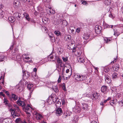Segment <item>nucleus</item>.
<instances>
[{
    "label": "nucleus",
    "mask_w": 123,
    "mask_h": 123,
    "mask_svg": "<svg viewBox=\"0 0 123 123\" xmlns=\"http://www.w3.org/2000/svg\"><path fill=\"white\" fill-rule=\"evenodd\" d=\"M32 74H33L32 77L33 78L35 82L37 84L38 83L39 81L40 80L38 78V76L37 74V73H32Z\"/></svg>",
    "instance_id": "5"
},
{
    "label": "nucleus",
    "mask_w": 123,
    "mask_h": 123,
    "mask_svg": "<svg viewBox=\"0 0 123 123\" xmlns=\"http://www.w3.org/2000/svg\"><path fill=\"white\" fill-rule=\"evenodd\" d=\"M121 11L123 13V6L121 8Z\"/></svg>",
    "instance_id": "64"
},
{
    "label": "nucleus",
    "mask_w": 123,
    "mask_h": 123,
    "mask_svg": "<svg viewBox=\"0 0 123 123\" xmlns=\"http://www.w3.org/2000/svg\"><path fill=\"white\" fill-rule=\"evenodd\" d=\"M80 28H77L76 30V31L75 32H77L78 33H79L80 32Z\"/></svg>",
    "instance_id": "52"
},
{
    "label": "nucleus",
    "mask_w": 123,
    "mask_h": 123,
    "mask_svg": "<svg viewBox=\"0 0 123 123\" xmlns=\"http://www.w3.org/2000/svg\"><path fill=\"white\" fill-rule=\"evenodd\" d=\"M62 59H63V61L64 62H66L68 61V58L66 57H63L62 58Z\"/></svg>",
    "instance_id": "50"
},
{
    "label": "nucleus",
    "mask_w": 123,
    "mask_h": 123,
    "mask_svg": "<svg viewBox=\"0 0 123 123\" xmlns=\"http://www.w3.org/2000/svg\"><path fill=\"white\" fill-rule=\"evenodd\" d=\"M96 95V94H93V96H93V98H95V95Z\"/></svg>",
    "instance_id": "61"
},
{
    "label": "nucleus",
    "mask_w": 123,
    "mask_h": 123,
    "mask_svg": "<svg viewBox=\"0 0 123 123\" xmlns=\"http://www.w3.org/2000/svg\"><path fill=\"white\" fill-rule=\"evenodd\" d=\"M117 103V99H113L110 102V103L111 105L114 106V105L116 104Z\"/></svg>",
    "instance_id": "16"
},
{
    "label": "nucleus",
    "mask_w": 123,
    "mask_h": 123,
    "mask_svg": "<svg viewBox=\"0 0 123 123\" xmlns=\"http://www.w3.org/2000/svg\"><path fill=\"white\" fill-rule=\"evenodd\" d=\"M75 111L76 112L79 113L80 112V111L81 109L78 106H76V107L75 108Z\"/></svg>",
    "instance_id": "33"
},
{
    "label": "nucleus",
    "mask_w": 123,
    "mask_h": 123,
    "mask_svg": "<svg viewBox=\"0 0 123 123\" xmlns=\"http://www.w3.org/2000/svg\"><path fill=\"white\" fill-rule=\"evenodd\" d=\"M57 70L58 71L59 74H60V72L61 71V69L60 68H59L57 69Z\"/></svg>",
    "instance_id": "57"
},
{
    "label": "nucleus",
    "mask_w": 123,
    "mask_h": 123,
    "mask_svg": "<svg viewBox=\"0 0 123 123\" xmlns=\"http://www.w3.org/2000/svg\"><path fill=\"white\" fill-rule=\"evenodd\" d=\"M121 94L120 93H118L116 94V96L118 98L120 96Z\"/></svg>",
    "instance_id": "55"
},
{
    "label": "nucleus",
    "mask_w": 123,
    "mask_h": 123,
    "mask_svg": "<svg viewBox=\"0 0 123 123\" xmlns=\"http://www.w3.org/2000/svg\"><path fill=\"white\" fill-rule=\"evenodd\" d=\"M29 107H30L32 109L31 107L29 105H28L25 108V111L26 112V114L29 115V117H30V114L31 111L29 109Z\"/></svg>",
    "instance_id": "8"
},
{
    "label": "nucleus",
    "mask_w": 123,
    "mask_h": 123,
    "mask_svg": "<svg viewBox=\"0 0 123 123\" xmlns=\"http://www.w3.org/2000/svg\"><path fill=\"white\" fill-rule=\"evenodd\" d=\"M109 17L112 18V19H113L115 17V15L114 14H112V13H111L109 15Z\"/></svg>",
    "instance_id": "42"
},
{
    "label": "nucleus",
    "mask_w": 123,
    "mask_h": 123,
    "mask_svg": "<svg viewBox=\"0 0 123 123\" xmlns=\"http://www.w3.org/2000/svg\"><path fill=\"white\" fill-rule=\"evenodd\" d=\"M47 102L49 103V105L53 104L55 103V102H53V101L51 99H49L48 100Z\"/></svg>",
    "instance_id": "35"
},
{
    "label": "nucleus",
    "mask_w": 123,
    "mask_h": 123,
    "mask_svg": "<svg viewBox=\"0 0 123 123\" xmlns=\"http://www.w3.org/2000/svg\"><path fill=\"white\" fill-rule=\"evenodd\" d=\"M12 98L13 100H16L17 99L18 97L17 95H15L14 94H12Z\"/></svg>",
    "instance_id": "28"
},
{
    "label": "nucleus",
    "mask_w": 123,
    "mask_h": 123,
    "mask_svg": "<svg viewBox=\"0 0 123 123\" xmlns=\"http://www.w3.org/2000/svg\"><path fill=\"white\" fill-rule=\"evenodd\" d=\"M6 58L3 55L0 56V62H2L5 60H6Z\"/></svg>",
    "instance_id": "26"
},
{
    "label": "nucleus",
    "mask_w": 123,
    "mask_h": 123,
    "mask_svg": "<svg viewBox=\"0 0 123 123\" xmlns=\"http://www.w3.org/2000/svg\"><path fill=\"white\" fill-rule=\"evenodd\" d=\"M0 95L3 96V97H4L5 96V95L3 93V92H0Z\"/></svg>",
    "instance_id": "54"
},
{
    "label": "nucleus",
    "mask_w": 123,
    "mask_h": 123,
    "mask_svg": "<svg viewBox=\"0 0 123 123\" xmlns=\"http://www.w3.org/2000/svg\"><path fill=\"white\" fill-rule=\"evenodd\" d=\"M90 123H97V122L96 121H93L91 122Z\"/></svg>",
    "instance_id": "62"
},
{
    "label": "nucleus",
    "mask_w": 123,
    "mask_h": 123,
    "mask_svg": "<svg viewBox=\"0 0 123 123\" xmlns=\"http://www.w3.org/2000/svg\"><path fill=\"white\" fill-rule=\"evenodd\" d=\"M107 86H102L101 88V90L102 92H105L107 90Z\"/></svg>",
    "instance_id": "21"
},
{
    "label": "nucleus",
    "mask_w": 123,
    "mask_h": 123,
    "mask_svg": "<svg viewBox=\"0 0 123 123\" xmlns=\"http://www.w3.org/2000/svg\"><path fill=\"white\" fill-rule=\"evenodd\" d=\"M14 107H15V109H13L14 111L18 112H20V109L18 105H14Z\"/></svg>",
    "instance_id": "15"
},
{
    "label": "nucleus",
    "mask_w": 123,
    "mask_h": 123,
    "mask_svg": "<svg viewBox=\"0 0 123 123\" xmlns=\"http://www.w3.org/2000/svg\"><path fill=\"white\" fill-rule=\"evenodd\" d=\"M12 53L14 56V57L12 56V59L13 60H17L18 59L20 58V56H17L18 54V49H16L14 51L12 52Z\"/></svg>",
    "instance_id": "3"
},
{
    "label": "nucleus",
    "mask_w": 123,
    "mask_h": 123,
    "mask_svg": "<svg viewBox=\"0 0 123 123\" xmlns=\"http://www.w3.org/2000/svg\"><path fill=\"white\" fill-rule=\"evenodd\" d=\"M117 74L116 73H113L112 75V77L114 79H116L117 78Z\"/></svg>",
    "instance_id": "36"
},
{
    "label": "nucleus",
    "mask_w": 123,
    "mask_h": 123,
    "mask_svg": "<svg viewBox=\"0 0 123 123\" xmlns=\"http://www.w3.org/2000/svg\"><path fill=\"white\" fill-rule=\"evenodd\" d=\"M113 31L114 32V35L115 36H118L120 34V33L118 32L116 29H114Z\"/></svg>",
    "instance_id": "23"
},
{
    "label": "nucleus",
    "mask_w": 123,
    "mask_h": 123,
    "mask_svg": "<svg viewBox=\"0 0 123 123\" xmlns=\"http://www.w3.org/2000/svg\"><path fill=\"white\" fill-rule=\"evenodd\" d=\"M111 0H105V5H108L111 4Z\"/></svg>",
    "instance_id": "29"
},
{
    "label": "nucleus",
    "mask_w": 123,
    "mask_h": 123,
    "mask_svg": "<svg viewBox=\"0 0 123 123\" xmlns=\"http://www.w3.org/2000/svg\"><path fill=\"white\" fill-rule=\"evenodd\" d=\"M48 58H50L51 59H52L53 58V56L52 55H50L48 57Z\"/></svg>",
    "instance_id": "53"
},
{
    "label": "nucleus",
    "mask_w": 123,
    "mask_h": 123,
    "mask_svg": "<svg viewBox=\"0 0 123 123\" xmlns=\"http://www.w3.org/2000/svg\"><path fill=\"white\" fill-rule=\"evenodd\" d=\"M65 40L67 41L69 40L70 39V36H66L65 37Z\"/></svg>",
    "instance_id": "46"
},
{
    "label": "nucleus",
    "mask_w": 123,
    "mask_h": 123,
    "mask_svg": "<svg viewBox=\"0 0 123 123\" xmlns=\"http://www.w3.org/2000/svg\"><path fill=\"white\" fill-rule=\"evenodd\" d=\"M13 5L15 7L17 8L20 6V4L19 1L16 0L13 2Z\"/></svg>",
    "instance_id": "12"
},
{
    "label": "nucleus",
    "mask_w": 123,
    "mask_h": 123,
    "mask_svg": "<svg viewBox=\"0 0 123 123\" xmlns=\"http://www.w3.org/2000/svg\"><path fill=\"white\" fill-rule=\"evenodd\" d=\"M116 59H115L114 60L111 62V63L112 64V63H114L115 62H116Z\"/></svg>",
    "instance_id": "58"
},
{
    "label": "nucleus",
    "mask_w": 123,
    "mask_h": 123,
    "mask_svg": "<svg viewBox=\"0 0 123 123\" xmlns=\"http://www.w3.org/2000/svg\"><path fill=\"white\" fill-rule=\"evenodd\" d=\"M62 88L63 90L64 91H66L67 90L65 85H63V86Z\"/></svg>",
    "instance_id": "51"
},
{
    "label": "nucleus",
    "mask_w": 123,
    "mask_h": 123,
    "mask_svg": "<svg viewBox=\"0 0 123 123\" xmlns=\"http://www.w3.org/2000/svg\"><path fill=\"white\" fill-rule=\"evenodd\" d=\"M8 19L10 21L11 23H13L15 21L14 18L12 16H11L8 17Z\"/></svg>",
    "instance_id": "27"
},
{
    "label": "nucleus",
    "mask_w": 123,
    "mask_h": 123,
    "mask_svg": "<svg viewBox=\"0 0 123 123\" xmlns=\"http://www.w3.org/2000/svg\"><path fill=\"white\" fill-rule=\"evenodd\" d=\"M51 99L53 101V102H55L57 101V100L58 99V98L57 97V98L55 95H53L51 96Z\"/></svg>",
    "instance_id": "14"
},
{
    "label": "nucleus",
    "mask_w": 123,
    "mask_h": 123,
    "mask_svg": "<svg viewBox=\"0 0 123 123\" xmlns=\"http://www.w3.org/2000/svg\"><path fill=\"white\" fill-rule=\"evenodd\" d=\"M62 77L60 75L59 76V78L58 80V83H60Z\"/></svg>",
    "instance_id": "48"
},
{
    "label": "nucleus",
    "mask_w": 123,
    "mask_h": 123,
    "mask_svg": "<svg viewBox=\"0 0 123 123\" xmlns=\"http://www.w3.org/2000/svg\"><path fill=\"white\" fill-rule=\"evenodd\" d=\"M75 79L77 81H82L85 80L87 78L86 75H83L78 74H75L74 75Z\"/></svg>",
    "instance_id": "1"
},
{
    "label": "nucleus",
    "mask_w": 123,
    "mask_h": 123,
    "mask_svg": "<svg viewBox=\"0 0 123 123\" xmlns=\"http://www.w3.org/2000/svg\"><path fill=\"white\" fill-rule=\"evenodd\" d=\"M69 71V70L68 69H67L66 70V73H68Z\"/></svg>",
    "instance_id": "63"
},
{
    "label": "nucleus",
    "mask_w": 123,
    "mask_h": 123,
    "mask_svg": "<svg viewBox=\"0 0 123 123\" xmlns=\"http://www.w3.org/2000/svg\"><path fill=\"white\" fill-rule=\"evenodd\" d=\"M54 33L57 36H61L62 35V33L58 30H56L55 31Z\"/></svg>",
    "instance_id": "25"
},
{
    "label": "nucleus",
    "mask_w": 123,
    "mask_h": 123,
    "mask_svg": "<svg viewBox=\"0 0 123 123\" xmlns=\"http://www.w3.org/2000/svg\"><path fill=\"white\" fill-rule=\"evenodd\" d=\"M33 115L38 120H41L43 118V116L42 115L36 112L33 113Z\"/></svg>",
    "instance_id": "4"
},
{
    "label": "nucleus",
    "mask_w": 123,
    "mask_h": 123,
    "mask_svg": "<svg viewBox=\"0 0 123 123\" xmlns=\"http://www.w3.org/2000/svg\"><path fill=\"white\" fill-rule=\"evenodd\" d=\"M111 38H108L107 37H105L104 38L105 41V43H107L111 40Z\"/></svg>",
    "instance_id": "34"
},
{
    "label": "nucleus",
    "mask_w": 123,
    "mask_h": 123,
    "mask_svg": "<svg viewBox=\"0 0 123 123\" xmlns=\"http://www.w3.org/2000/svg\"><path fill=\"white\" fill-rule=\"evenodd\" d=\"M81 2L82 4H83L84 5H88V4L87 2L84 0H81Z\"/></svg>",
    "instance_id": "40"
},
{
    "label": "nucleus",
    "mask_w": 123,
    "mask_h": 123,
    "mask_svg": "<svg viewBox=\"0 0 123 123\" xmlns=\"http://www.w3.org/2000/svg\"><path fill=\"white\" fill-rule=\"evenodd\" d=\"M23 59L26 63H31L32 62V60L27 55H24Z\"/></svg>",
    "instance_id": "6"
},
{
    "label": "nucleus",
    "mask_w": 123,
    "mask_h": 123,
    "mask_svg": "<svg viewBox=\"0 0 123 123\" xmlns=\"http://www.w3.org/2000/svg\"><path fill=\"white\" fill-rule=\"evenodd\" d=\"M62 24L65 26H66L67 25V22L65 20H64L62 21Z\"/></svg>",
    "instance_id": "38"
},
{
    "label": "nucleus",
    "mask_w": 123,
    "mask_h": 123,
    "mask_svg": "<svg viewBox=\"0 0 123 123\" xmlns=\"http://www.w3.org/2000/svg\"><path fill=\"white\" fill-rule=\"evenodd\" d=\"M88 107V105L85 103H83L82 104V108L84 110H86L87 109Z\"/></svg>",
    "instance_id": "20"
},
{
    "label": "nucleus",
    "mask_w": 123,
    "mask_h": 123,
    "mask_svg": "<svg viewBox=\"0 0 123 123\" xmlns=\"http://www.w3.org/2000/svg\"><path fill=\"white\" fill-rule=\"evenodd\" d=\"M81 46H80V48H78V47H73V48H71V49H72L73 52H75V55L78 56H79L81 53V52L80 50Z\"/></svg>",
    "instance_id": "2"
},
{
    "label": "nucleus",
    "mask_w": 123,
    "mask_h": 123,
    "mask_svg": "<svg viewBox=\"0 0 123 123\" xmlns=\"http://www.w3.org/2000/svg\"><path fill=\"white\" fill-rule=\"evenodd\" d=\"M50 38V40L52 42H53L55 41V38L53 35H52V36H51Z\"/></svg>",
    "instance_id": "45"
},
{
    "label": "nucleus",
    "mask_w": 123,
    "mask_h": 123,
    "mask_svg": "<svg viewBox=\"0 0 123 123\" xmlns=\"http://www.w3.org/2000/svg\"><path fill=\"white\" fill-rule=\"evenodd\" d=\"M15 122L16 123H23V122L20 118H17Z\"/></svg>",
    "instance_id": "31"
},
{
    "label": "nucleus",
    "mask_w": 123,
    "mask_h": 123,
    "mask_svg": "<svg viewBox=\"0 0 123 123\" xmlns=\"http://www.w3.org/2000/svg\"><path fill=\"white\" fill-rule=\"evenodd\" d=\"M47 20V18H45V19L43 18L42 19V20L43 22L45 24L46 23Z\"/></svg>",
    "instance_id": "49"
},
{
    "label": "nucleus",
    "mask_w": 123,
    "mask_h": 123,
    "mask_svg": "<svg viewBox=\"0 0 123 123\" xmlns=\"http://www.w3.org/2000/svg\"><path fill=\"white\" fill-rule=\"evenodd\" d=\"M90 35L89 34H85L83 36V38L85 39L86 40L89 38Z\"/></svg>",
    "instance_id": "22"
},
{
    "label": "nucleus",
    "mask_w": 123,
    "mask_h": 123,
    "mask_svg": "<svg viewBox=\"0 0 123 123\" xmlns=\"http://www.w3.org/2000/svg\"><path fill=\"white\" fill-rule=\"evenodd\" d=\"M119 65L117 64H116L113 67V69L115 70H118L119 68Z\"/></svg>",
    "instance_id": "32"
},
{
    "label": "nucleus",
    "mask_w": 123,
    "mask_h": 123,
    "mask_svg": "<svg viewBox=\"0 0 123 123\" xmlns=\"http://www.w3.org/2000/svg\"><path fill=\"white\" fill-rule=\"evenodd\" d=\"M52 89L56 93H57L58 92V87L56 86H53Z\"/></svg>",
    "instance_id": "19"
},
{
    "label": "nucleus",
    "mask_w": 123,
    "mask_h": 123,
    "mask_svg": "<svg viewBox=\"0 0 123 123\" xmlns=\"http://www.w3.org/2000/svg\"><path fill=\"white\" fill-rule=\"evenodd\" d=\"M2 123H12L11 120L10 119H5L3 120Z\"/></svg>",
    "instance_id": "17"
},
{
    "label": "nucleus",
    "mask_w": 123,
    "mask_h": 123,
    "mask_svg": "<svg viewBox=\"0 0 123 123\" xmlns=\"http://www.w3.org/2000/svg\"><path fill=\"white\" fill-rule=\"evenodd\" d=\"M24 16L26 19L28 21H29L30 20V18L29 17L28 14L26 13H24Z\"/></svg>",
    "instance_id": "30"
},
{
    "label": "nucleus",
    "mask_w": 123,
    "mask_h": 123,
    "mask_svg": "<svg viewBox=\"0 0 123 123\" xmlns=\"http://www.w3.org/2000/svg\"><path fill=\"white\" fill-rule=\"evenodd\" d=\"M33 85L32 84H28L27 86V87L28 89L30 90L31 88L33 86Z\"/></svg>",
    "instance_id": "41"
},
{
    "label": "nucleus",
    "mask_w": 123,
    "mask_h": 123,
    "mask_svg": "<svg viewBox=\"0 0 123 123\" xmlns=\"http://www.w3.org/2000/svg\"><path fill=\"white\" fill-rule=\"evenodd\" d=\"M63 50L62 48H59L58 49V53L59 54H61L63 52Z\"/></svg>",
    "instance_id": "39"
},
{
    "label": "nucleus",
    "mask_w": 123,
    "mask_h": 123,
    "mask_svg": "<svg viewBox=\"0 0 123 123\" xmlns=\"http://www.w3.org/2000/svg\"><path fill=\"white\" fill-rule=\"evenodd\" d=\"M105 80L106 83L108 84L110 83L111 81L110 77L107 75L105 76Z\"/></svg>",
    "instance_id": "10"
},
{
    "label": "nucleus",
    "mask_w": 123,
    "mask_h": 123,
    "mask_svg": "<svg viewBox=\"0 0 123 123\" xmlns=\"http://www.w3.org/2000/svg\"><path fill=\"white\" fill-rule=\"evenodd\" d=\"M77 59L79 62L83 63L84 62V59L82 56H78Z\"/></svg>",
    "instance_id": "18"
},
{
    "label": "nucleus",
    "mask_w": 123,
    "mask_h": 123,
    "mask_svg": "<svg viewBox=\"0 0 123 123\" xmlns=\"http://www.w3.org/2000/svg\"><path fill=\"white\" fill-rule=\"evenodd\" d=\"M72 114L71 112L70 111H66L64 113L63 115V118H66L67 117L70 116Z\"/></svg>",
    "instance_id": "9"
},
{
    "label": "nucleus",
    "mask_w": 123,
    "mask_h": 123,
    "mask_svg": "<svg viewBox=\"0 0 123 123\" xmlns=\"http://www.w3.org/2000/svg\"><path fill=\"white\" fill-rule=\"evenodd\" d=\"M62 113V111L61 108H58L56 109V114L57 116H60Z\"/></svg>",
    "instance_id": "7"
},
{
    "label": "nucleus",
    "mask_w": 123,
    "mask_h": 123,
    "mask_svg": "<svg viewBox=\"0 0 123 123\" xmlns=\"http://www.w3.org/2000/svg\"><path fill=\"white\" fill-rule=\"evenodd\" d=\"M101 27L100 26L96 25V26L95 30L96 32L99 33L101 32Z\"/></svg>",
    "instance_id": "13"
},
{
    "label": "nucleus",
    "mask_w": 123,
    "mask_h": 123,
    "mask_svg": "<svg viewBox=\"0 0 123 123\" xmlns=\"http://www.w3.org/2000/svg\"><path fill=\"white\" fill-rule=\"evenodd\" d=\"M17 102L18 105L19 106H21L22 107L25 106V103L23 101H17Z\"/></svg>",
    "instance_id": "11"
},
{
    "label": "nucleus",
    "mask_w": 123,
    "mask_h": 123,
    "mask_svg": "<svg viewBox=\"0 0 123 123\" xmlns=\"http://www.w3.org/2000/svg\"><path fill=\"white\" fill-rule=\"evenodd\" d=\"M23 76L25 77L26 76L27 77H28L29 76V74L28 73H25V74H23Z\"/></svg>",
    "instance_id": "47"
},
{
    "label": "nucleus",
    "mask_w": 123,
    "mask_h": 123,
    "mask_svg": "<svg viewBox=\"0 0 123 123\" xmlns=\"http://www.w3.org/2000/svg\"><path fill=\"white\" fill-rule=\"evenodd\" d=\"M33 71L35 72L34 73H36L37 71V69L36 68H34Z\"/></svg>",
    "instance_id": "56"
},
{
    "label": "nucleus",
    "mask_w": 123,
    "mask_h": 123,
    "mask_svg": "<svg viewBox=\"0 0 123 123\" xmlns=\"http://www.w3.org/2000/svg\"><path fill=\"white\" fill-rule=\"evenodd\" d=\"M3 102L5 105H8V102L6 98H4Z\"/></svg>",
    "instance_id": "37"
},
{
    "label": "nucleus",
    "mask_w": 123,
    "mask_h": 123,
    "mask_svg": "<svg viewBox=\"0 0 123 123\" xmlns=\"http://www.w3.org/2000/svg\"><path fill=\"white\" fill-rule=\"evenodd\" d=\"M5 93L8 96L9 95V92L8 91H5Z\"/></svg>",
    "instance_id": "59"
},
{
    "label": "nucleus",
    "mask_w": 123,
    "mask_h": 123,
    "mask_svg": "<svg viewBox=\"0 0 123 123\" xmlns=\"http://www.w3.org/2000/svg\"><path fill=\"white\" fill-rule=\"evenodd\" d=\"M113 27V25H109L107 24H106L105 25V27L106 28H112Z\"/></svg>",
    "instance_id": "44"
},
{
    "label": "nucleus",
    "mask_w": 123,
    "mask_h": 123,
    "mask_svg": "<svg viewBox=\"0 0 123 123\" xmlns=\"http://www.w3.org/2000/svg\"><path fill=\"white\" fill-rule=\"evenodd\" d=\"M70 30L71 31V34L73 35L74 36L76 34V32L73 29H70Z\"/></svg>",
    "instance_id": "43"
},
{
    "label": "nucleus",
    "mask_w": 123,
    "mask_h": 123,
    "mask_svg": "<svg viewBox=\"0 0 123 123\" xmlns=\"http://www.w3.org/2000/svg\"><path fill=\"white\" fill-rule=\"evenodd\" d=\"M57 62L58 63V65L61 66L62 67L63 65L62 63V61L59 58H58L57 60Z\"/></svg>",
    "instance_id": "24"
},
{
    "label": "nucleus",
    "mask_w": 123,
    "mask_h": 123,
    "mask_svg": "<svg viewBox=\"0 0 123 123\" xmlns=\"http://www.w3.org/2000/svg\"><path fill=\"white\" fill-rule=\"evenodd\" d=\"M62 104H64L65 103V100L64 99H62Z\"/></svg>",
    "instance_id": "60"
}]
</instances>
